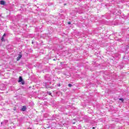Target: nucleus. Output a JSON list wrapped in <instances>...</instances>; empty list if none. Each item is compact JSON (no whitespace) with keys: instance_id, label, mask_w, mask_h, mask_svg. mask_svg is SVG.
Segmentation results:
<instances>
[{"instance_id":"4","label":"nucleus","mask_w":129,"mask_h":129,"mask_svg":"<svg viewBox=\"0 0 129 129\" xmlns=\"http://www.w3.org/2000/svg\"><path fill=\"white\" fill-rule=\"evenodd\" d=\"M26 109V106H24L22 108V111H25Z\"/></svg>"},{"instance_id":"3","label":"nucleus","mask_w":129,"mask_h":129,"mask_svg":"<svg viewBox=\"0 0 129 129\" xmlns=\"http://www.w3.org/2000/svg\"><path fill=\"white\" fill-rule=\"evenodd\" d=\"M22 81H23V78H22V77H20L18 82H22Z\"/></svg>"},{"instance_id":"10","label":"nucleus","mask_w":129,"mask_h":129,"mask_svg":"<svg viewBox=\"0 0 129 129\" xmlns=\"http://www.w3.org/2000/svg\"><path fill=\"white\" fill-rule=\"evenodd\" d=\"M94 128H95V127H93V129H94Z\"/></svg>"},{"instance_id":"5","label":"nucleus","mask_w":129,"mask_h":129,"mask_svg":"<svg viewBox=\"0 0 129 129\" xmlns=\"http://www.w3.org/2000/svg\"><path fill=\"white\" fill-rule=\"evenodd\" d=\"M5 36H6V33H5L4 35H3V37H2V41H4L5 40V39H4V37H5Z\"/></svg>"},{"instance_id":"9","label":"nucleus","mask_w":129,"mask_h":129,"mask_svg":"<svg viewBox=\"0 0 129 129\" xmlns=\"http://www.w3.org/2000/svg\"><path fill=\"white\" fill-rule=\"evenodd\" d=\"M23 85L25 84V83L24 82L22 83Z\"/></svg>"},{"instance_id":"8","label":"nucleus","mask_w":129,"mask_h":129,"mask_svg":"<svg viewBox=\"0 0 129 129\" xmlns=\"http://www.w3.org/2000/svg\"><path fill=\"white\" fill-rule=\"evenodd\" d=\"M68 24L69 25H71V22H69Z\"/></svg>"},{"instance_id":"6","label":"nucleus","mask_w":129,"mask_h":129,"mask_svg":"<svg viewBox=\"0 0 129 129\" xmlns=\"http://www.w3.org/2000/svg\"><path fill=\"white\" fill-rule=\"evenodd\" d=\"M119 100H121V101H122V102H123V99L122 98H120Z\"/></svg>"},{"instance_id":"2","label":"nucleus","mask_w":129,"mask_h":129,"mask_svg":"<svg viewBox=\"0 0 129 129\" xmlns=\"http://www.w3.org/2000/svg\"><path fill=\"white\" fill-rule=\"evenodd\" d=\"M1 5H5L6 4V2L4 1H0Z\"/></svg>"},{"instance_id":"7","label":"nucleus","mask_w":129,"mask_h":129,"mask_svg":"<svg viewBox=\"0 0 129 129\" xmlns=\"http://www.w3.org/2000/svg\"><path fill=\"white\" fill-rule=\"evenodd\" d=\"M68 86H69V87H72V85H71V84H69L68 85Z\"/></svg>"},{"instance_id":"1","label":"nucleus","mask_w":129,"mask_h":129,"mask_svg":"<svg viewBox=\"0 0 129 129\" xmlns=\"http://www.w3.org/2000/svg\"><path fill=\"white\" fill-rule=\"evenodd\" d=\"M22 58V55L19 54L18 57H17V61H19V60H20V59H21Z\"/></svg>"}]
</instances>
